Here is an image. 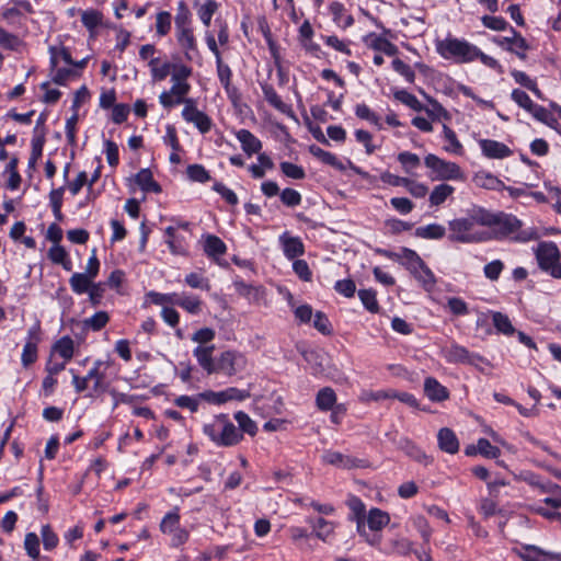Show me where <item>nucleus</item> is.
<instances>
[{"label": "nucleus", "mask_w": 561, "mask_h": 561, "mask_svg": "<svg viewBox=\"0 0 561 561\" xmlns=\"http://www.w3.org/2000/svg\"><path fill=\"white\" fill-rule=\"evenodd\" d=\"M436 49L443 58H454L457 62H471L477 59L478 47L465 39L447 37L437 43Z\"/></svg>", "instance_id": "nucleus-6"}, {"label": "nucleus", "mask_w": 561, "mask_h": 561, "mask_svg": "<svg viewBox=\"0 0 561 561\" xmlns=\"http://www.w3.org/2000/svg\"><path fill=\"white\" fill-rule=\"evenodd\" d=\"M322 460L324 463L341 468V469H353V468H359L364 467L363 461L347 456L343 455L339 451H332L328 450L323 454Z\"/></svg>", "instance_id": "nucleus-13"}, {"label": "nucleus", "mask_w": 561, "mask_h": 561, "mask_svg": "<svg viewBox=\"0 0 561 561\" xmlns=\"http://www.w3.org/2000/svg\"><path fill=\"white\" fill-rule=\"evenodd\" d=\"M251 396L249 390L229 387L221 391L207 390L199 393V398L211 404H224L228 401H244Z\"/></svg>", "instance_id": "nucleus-9"}, {"label": "nucleus", "mask_w": 561, "mask_h": 561, "mask_svg": "<svg viewBox=\"0 0 561 561\" xmlns=\"http://www.w3.org/2000/svg\"><path fill=\"white\" fill-rule=\"evenodd\" d=\"M503 270L504 263L501 260H493L484 265L483 273L488 279L496 282L500 278V275L503 272Z\"/></svg>", "instance_id": "nucleus-62"}, {"label": "nucleus", "mask_w": 561, "mask_h": 561, "mask_svg": "<svg viewBox=\"0 0 561 561\" xmlns=\"http://www.w3.org/2000/svg\"><path fill=\"white\" fill-rule=\"evenodd\" d=\"M41 536L45 550L51 551L58 546L59 538L50 525L46 524L42 526Z\"/></svg>", "instance_id": "nucleus-53"}, {"label": "nucleus", "mask_w": 561, "mask_h": 561, "mask_svg": "<svg viewBox=\"0 0 561 561\" xmlns=\"http://www.w3.org/2000/svg\"><path fill=\"white\" fill-rule=\"evenodd\" d=\"M191 76V67L182 64L173 65V71L171 72V93H174L175 96L186 99L185 96L190 93L191 90V84L187 82V79Z\"/></svg>", "instance_id": "nucleus-11"}, {"label": "nucleus", "mask_w": 561, "mask_h": 561, "mask_svg": "<svg viewBox=\"0 0 561 561\" xmlns=\"http://www.w3.org/2000/svg\"><path fill=\"white\" fill-rule=\"evenodd\" d=\"M309 151L313 157L318 158L324 164L333 167L334 169L340 171H343L345 169L344 164L337 159V157L330 151H325L322 148L314 145L310 146Z\"/></svg>", "instance_id": "nucleus-28"}, {"label": "nucleus", "mask_w": 561, "mask_h": 561, "mask_svg": "<svg viewBox=\"0 0 561 561\" xmlns=\"http://www.w3.org/2000/svg\"><path fill=\"white\" fill-rule=\"evenodd\" d=\"M425 165L436 173L438 180H463V172L460 167L451 161H446L430 153L424 158Z\"/></svg>", "instance_id": "nucleus-8"}, {"label": "nucleus", "mask_w": 561, "mask_h": 561, "mask_svg": "<svg viewBox=\"0 0 561 561\" xmlns=\"http://www.w3.org/2000/svg\"><path fill=\"white\" fill-rule=\"evenodd\" d=\"M336 403V394L330 387L320 389L316 397V404L321 411H329L334 408Z\"/></svg>", "instance_id": "nucleus-29"}, {"label": "nucleus", "mask_w": 561, "mask_h": 561, "mask_svg": "<svg viewBox=\"0 0 561 561\" xmlns=\"http://www.w3.org/2000/svg\"><path fill=\"white\" fill-rule=\"evenodd\" d=\"M443 134L445 140L448 142V145L444 146V149L447 152L461 156L463 153V147L458 140L456 133L447 125H443Z\"/></svg>", "instance_id": "nucleus-38"}, {"label": "nucleus", "mask_w": 561, "mask_h": 561, "mask_svg": "<svg viewBox=\"0 0 561 561\" xmlns=\"http://www.w3.org/2000/svg\"><path fill=\"white\" fill-rule=\"evenodd\" d=\"M402 449L413 460L423 463L424 466H428L433 462V458L428 455H426L419 446H416L411 440H405Z\"/></svg>", "instance_id": "nucleus-36"}, {"label": "nucleus", "mask_w": 561, "mask_h": 561, "mask_svg": "<svg viewBox=\"0 0 561 561\" xmlns=\"http://www.w3.org/2000/svg\"><path fill=\"white\" fill-rule=\"evenodd\" d=\"M511 34L515 35V41L513 42V46L516 50H510L511 53L515 54L519 59L525 60L526 59V50L529 49V45L526 42V39L523 37V35L517 32L514 27L510 28Z\"/></svg>", "instance_id": "nucleus-57"}, {"label": "nucleus", "mask_w": 561, "mask_h": 561, "mask_svg": "<svg viewBox=\"0 0 561 561\" xmlns=\"http://www.w3.org/2000/svg\"><path fill=\"white\" fill-rule=\"evenodd\" d=\"M279 168H280V171L283 172V174L289 179L302 180L306 178V172H305L304 168L298 164H295V163H291L288 161H284V162H280Z\"/></svg>", "instance_id": "nucleus-56"}, {"label": "nucleus", "mask_w": 561, "mask_h": 561, "mask_svg": "<svg viewBox=\"0 0 561 561\" xmlns=\"http://www.w3.org/2000/svg\"><path fill=\"white\" fill-rule=\"evenodd\" d=\"M53 352L58 353L65 360H70L75 353L72 339L68 335L60 337L54 343Z\"/></svg>", "instance_id": "nucleus-39"}, {"label": "nucleus", "mask_w": 561, "mask_h": 561, "mask_svg": "<svg viewBox=\"0 0 561 561\" xmlns=\"http://www.w3.org/2000/svg\"><path fill=\"white\" fill-rule=\"evenodd\" d=\"M348 507L354 514V518L357 522V530L360 535L365 534V525H364V517H365V504L359 497L353 496L348 501Z\"/></svg>", "instance_id": "nucleus-35"}, {"label": "nucleus", "mask_w": 561, "mask_h": 561, "mask_svg": "<svg viewBox=\"0 0 561 561\" xmlns=\"http://www.w3.org/2000/svg\"><path fill=\"white\" fill-rule=\"evenodd\" d=\"M24 549L30 558L35 559L39 557V538L35 533H27L25 535Z\"/></svg>", "instance_id": "nucleus-60"}, {"label": "nucleus", "mask_w": 561, "mask_h": 561, "mask_svg": "<svg viewBox=\"0 0 561 561\" xmlns=\"http://www.w3.org/2000/svg\"><path fill=\"white\" fill-rule=\"evenodd\" d=\"M393 96L396 100L409 106L413 111L422 112L424 110V105L417 100V98L405 90L394 91Z\"/></svg>", "instance_id": "nucleus-45"}, {"label": "nucleus", "mask_w": 561, "mask_h": 561, "mask_svg": "<svg viewBox=\"0 0 561 561\" xmlns=\"http://www.w3.org/2000/svg\"><path fill=\"white\" fill-rule=\"evenodd\" d=\"M284 255L288 260H294L305 253V245L299 237H291L288 232H284L279 237Z\"/></svg>", "instance_id": "nucleus-16"}, {"label": "nucleus", "mask_w": 561, "mask_h": 561, "mask_svg": "<svg viewBox=\"0 0 561 561\" xmlns=\"http://www.w3.org/2000/svg\"><path fill=\"white\" fill-rule=\"evenodd\" d=\"M175 30L192 26V13L185 1L178 2L176 14L174 18Z\"/></svg>", "instance_id": "nucleus-40"}, {"label": "nucleus", "mask_w": 561, "mask_h": 561, "mask_svg": "<svg viewBox=\"0 0 561 561\" xmlns=\"http://www.w3.org/2000/svg\"><path fill=\"white\" fill-rule=\"evenodd\" d=\"M375 253L390 260L398 261L403 265L421 286L431 291L436 285V277L423 259L412 249L401 248L400 252H392L387 249L377 248Z\"/></svg>", "instance_id": "nucleus-4"}, {"label": "nucleus", "mask_w": 561, "mask_h": 561, "mask_svg": "<svg viewBox=\"0 0 561 561\" xmlns=\"http://www.w3.org/2000/svg\"><path fill=\"white\" fill-rule=\"evenodd\" d=\"M427 101L430 103V107L424 106V112L434 119H449L450 115L449 113L443 107V105L437 102L435 99L427 96Z\"/></svg>", "instance_id": "nucleus-51"}, {"label": "nucleus", "mask_w": 561, "mask_h": 561, "mask_svg": "<svg viewBox=\"0 0 561 561\" xmlns=\"http://www.w3.org/2000/svg\"><path fill=\"white\" fill-rule=\"evenodd\" d=\"M355 115L360 119L368 121L370 124L376 126L378 129L382 128L380 117L375 112H373L365 103L356 105Z\"/></svg>", "instance_id": "nucleus-49"}, {"label": "nucleus", "mask_w": 561, "mask_h": 561, "mask_svg": "<svg viewBox=\"0 0 561 561\" xmlns=\"http://www.w3.org/2000/svg\"><path fill=\"white\" fill-rule=\"evenodd\" d=\"M203 433L218 447L237 446L243 440L241 432L225 413L215 415L209 423L204 424Z\"/></svg>", "instance_id": "nucleus-5"}, {"label": "nucleus", "mask_w": 561, "mask_h": 561, "mask_svg": "<svg viewBox=\"0 0 561 561\" xmlns=\"http://www.w3.org/2000/svg\"><path fill=\"white\" fill-rule=\"evenodd\" d=\"M236 137L241 144L242 150L252 156L259 153L262 149V141L248 129H240L236 133Z\"/></svg>", "instance_id": "nucleus-20"}, {"label": "nucleus", "mask_w": 561, "mask_h": 561, "mask_svg": "<svg viewBox=\"0 0 561 561\" xmlns=\"http://www.w3.org/2000/svg\"><path fill=\"white\" fill-rule=\"evenodd\" d=\"M528 113L531 114L535 119L546 124L551 128H556L559 125L558 118H556L551 112L536 103Z\"/></svg>", "instance_id": "nucleus-37"}, {"label": "nucleus", "mask_w": 561, "mask_h": 561, "mask_svg": "<svg viewBox=\"0 0 561 561\" xmlns=\"http://www.w3.org/2000/svg\"><path fill=\"white\" fill-rule=\"evenodd\" d=\"M218 3L215 0H207L197 10L198 18L205 26L210 25V21L215 12L218 10Z\"/></svg>", "instance_id": "nucleus-54"}, {"label": "nucleus", "mask_w": 561, "mask_h": 561, "mask_svg": "<svg viewBox=\"0 0 561 561\" xmlns=\"http://www.w3.org/2000/svg\"><path fill=\"white\" fill-rule=\"evenodd\" d=\"M180 508L175 506L171 512H168L160 523V530L163 534H171L174 529L180 527Z\"/></svg>", "instance_id": "nucleus-44"}, {"label": "nucleus", "mask_w": 561, "mask_h": 561, "mask_svg": "<svg viewBox=\"0 0 561 561\" xmlns=\"http://www.w3.org/2000/svg\"><path fill=\"white\" fill-rule=\"evenodd\" d=\"M135 183L145 192V193H161L162 188L160 184L154 181L152 172L150 169H141L135 175Z\"/></svg>", "instance_id": "nucleus-23"}, {"label": "nucleus", "mask_w": 561, "mask_h": 561, "mask_svg": "<svg viewBox=\"0 0 561 561\" xmlns=\"http://www.w3.org/2000/svg\"><path fill=\"white\" fill-rule=\"evenodd\" d=\"M492 322L499 333L512 335L515 332L510 318L500 311L492 312Z\"/></svg>", "instance_id": "nucleus-43"}, {"label": "nucleus", "mask_w": 561, "mask_h": 561, "mask_svg": "<svg viewBox=\"0 0 561 561\" xmlns=\"http://www.w3.org/2000/svg\"><path fill=\"white\" fill-rule=\"evenodd\" d=\"M204 251L209 257L217 259L226 253L227 247L219 237L207 234L204 241Z\"/></svg>", "instance_id": "nucleus-25"}, {"label": "nucleus", "mask_w": 561, "mask_h": 561, "mask_svg": "<svg viewBox=\"0 0 561 561\" xmlns=\"http://www.w3.org/2000/svg\"><path fill=\"white\" fill-rule=\"evenodd\" d=\"M398 161L402 164L407 172H410L420 165L419 156L409 151L400 152L398 154Z\"/></svg>", "instance_id": "nucleus-64"}, {"label": "nucleus", "mask_w": 561, "mask_h": 561, "mask_svg": "<svg viewBox=\"0 0 561 561\" xmlns=\"http://www.w3.org/2000/svg\"><path fill=\"white\" fill-rule=\"evenodd\" d=\"M174 305L185 309L187 312L192 314H197L202 310V301L195 296H190L185 294H176Z\"/></svg>", "instance_id": "nucleus-32"}, {"label": "nucleus", "mask_w": 561, "mask_h": 561, "mask_svg": "<svg viewBox=\"0 0 561 561\" xmlns=\"http://www.w3.org/2000/svg\"><path fill=\"white\" fill-rule=\"evenodd\" d=\"M524 561H561V552L546 551L537 546L528 545L520 553Z\"/></svg>", "instance_id": "nucleus-17"}, {"label": "nucleus", "mask_w": 561, "mask_h": 561, "mask_svg": "<svg viewBox=\"0 0 561 561\" xmlns=\"http://www.w3.org/2000/svg\"><path fill=\"white\" fill-rule=\"evenodd\" d=\"M20 38L0 26V46L4 49L15 50L20 46Z\"/></svg>", "instance_id": "nucleus-63"}, {"label": "nucleus", "mask_w": 561, "mask_h": 561, "mask_svg": "<svg viewBox=\"0 0 561 561\" xmlns=\"http://www.w3.org/2000/svg\"><path fill=\"white\" fill-rule=\"evenodd\" d=\"M186 174L192 182L206 183L210 180L209 172L204 165L198 163L190 164L186 169Z\"/></svg>", "instance_id": "nucleus-50"}, {"label": "nucleus", "mask_w": 561, "mask_h": 561, "mask_svg": "<svg viewBox=\"0 0 561 561\" xmlns=\"http://www.w3.org/2000/svg\"><path fill=\"white\" fill-rule=\"evenodd\" d=\"M81 22L87 30L92 33L103 22V14L95 9H89L81 12Z\"/></svg>", "instance_id": "nucleus-42"}, {"label": "nucleus", "mask_w": 561, "mask_h": 561, "mask_svg": "<svg viewBox=\"0 0 561 561\" xmlns=\"http://www.w3.org/2000/svg\"><path fill=\"white\" fill-rule=\"evenodd\" d=\"M93 279L83 273H75L69 279L70 287L73 293L82 295L89 290L93 284Z\"/></svg>", "instance_id": "nucleus-41"}, {"label": "nucleus", "mask_w": 561, "mask_h": 561, "mask_svg": "<svg viewBox=\"0 0 561 561\" xmlns=\"http://www.w3.org/2000/svg\"><path fill=\"white\" fill-rule=\"evenodd\" d=\"M445 358L448 363L468 365H478L484 360L481 355L471 353L465 346L456 343L445 348Z\"/></svg>", "instance_id": "nucleus-12"}, {"label": "nucleus", "mask_w": 561, "mask_h": 561, "mask_svg": "<svg viewBox=\"0 0 561 561\" xmlns=\"http://www.w3.org/2000/svg\"><path fill=\"white\" fill-rule=\"evenodd\" d=\"M182 117L185 122L194 124L202 134H207L213 127L211 118L197 108L193 99L186 100L182 110Z\"/></svg>", "instance_id": "nucleus-10"}, {"label": "nucleus", "mask_w": 561, "mask_h": 561, "mask_svg": "<svg viewBox=\"0 0 561 561\" xmlns=\"http://www.w3.org/2000/svg\"><path fill=\"white\" fill-rule=\"evenodd\" d=\"M358 297L364 307L371 313L379 312V304L376 298V291L374 289H360L358 290Z\"/></svg>", "instance_id": "nucleus-47"}, {"label": "nucleus", "mask_w": 561, "mask_h": 561, "mask_svg": "<svg viewBox=\"0 0 561 561\" xmlns=\"http://www.w3.org/2000/svg\"><path fill=\"white\" fill-rule=\"evenodd\" d=\"M234 420L238 423L237 428L241 432L242 436L248 434L250 436H255L257 433L256 423L243 411H238L234 413Z\"/></svg>", "instance_id": "nucleus-33"}, {"label": "nucleus", "mask_w": 561, "mask_h": 561, "mask_svg": "<svg viewBox=\"0 0 561 561\" xmlns=\"http://www.w3.org/2000/svg\"><path fill=\"white\" fill-rule=\"evenodd\" d=\"M392 68L396 72L401 75L409 83H413L415 80V72L405 64L402 59L396 58L392 60Z\"/></svg>", "instance_id": "nucleus-61"}, {"label": "nucleus", "mask_w": 561, "mask_h": 561, "mask_svg": "<svg viewBox=\"0 0 561 561\" xmlns=\"http://www.w3.org/2000/svg\"><path fill=\"white\" fill-rule=\"evenodd\" d=\"M50 53V69L54 70L58 66V59L61 58L67 65L75 64L70 51L66 47L57 48L55 46L49 47Z\"/></svg>", "instance_id": "nucleus-48"}, {"label": "nucleus", "mask_w": 561, "mask_h": 561, "mask_svg": "<svg viewBox=\"0 0 561 561\" xmlns=\"http://www.w3.org/2000/svg\"><path fill=\"white\" fill-rule=\"evenodd\" d=\"M535 255L541 271L553 278L561 279V253L554 242H540Z\"/></svg>", "instance_id": "nucleus-7"}, {"label": "nucleus", "mask_w": 561, "mask_h": 561, "mask_svg": "<svg viewBox=\"0 0 561 561\" xmlns=\"http://www.w3.org/2000/svg\"><path fill=\"white\" fill-rule=\"evenodd\" d=\"M454 192L455 187L449 184L442 183L436 185L430 194L431 206L437 207L444 204L446 199L454 194Z\"/></svg>", "instance_id": "nucleus-30"}, {"label": "nucleus", "mask_w": 561, "mask_h": 561, "mask_svg": "<svg viewBox=\"0 0 561 561\" xmlns=\"http://www.w3.org/2000/svg\"><path fill=\"white\" fill-rule=\"evenodd\" d=\"M390 522V516L387 512L379 508H371L367 516V524L371 530H381Z\"/></svg>", "instance_id": "nucleus-31"}, {"label": "nucleus", "mask_w": 561, "mask_h": 561, "mask_svg": "<svg viewBox=\"0 0 561 561\" xmlns=\"http://www.w3.org/2000/svg\"><path fill=\"white\" fill-rule=\"evenodd\" d=\"M48 259L55 263V264H60L64 270L66 271H71L72 268V263L68 256V253L67 251L65 250L64 247L59 245V244H56V245H53L49 250H48Z\"/></svg>", "instance_id": "nucleus-34"}, {"label": "nucleus", "mask_w": 561, "mask_h": 561, "mask_svg": "<svg viewBox=\"0 0 561 561\" xmlns=\"http://www.w3.org/2000/svg\"><path fill=\"white\" fill-rule=\"evenodd\" d=\"M165 243L172 254L184 255L187 252V243L183 236L176 232V228L169 226L165 228Z\"/></svg>", "instance_id": "nucleus-19"}, {"label": "nucleus", "mask_w": 561, "mask_h": 561, "mask_svg": "<svg viewBox=\"0 0 561 561\" xmlns=\"http://www.w3.org/2000/svg\"><path fill=\"white\" fill-rule=\"evenodd\" d=\"M279 198L280 202L287 207H296L300 205L302 201L301 194L298 191L290 187L284 188L279 193Z\"/></svg>", "instance_id": "nucleus-58"}, {"label": "nucleus", "mask_w": 561, "mask_h": 561, "mask_svg": "<svg viewBox=\"0 0 561 561\" xmlns=\"http://www.w3.org/2000/svg\"><path fill=\"white\" fill-rule=\"evenodd\" d=\"M438 447L440 450L454 455L459 450V440L455 432L448 427H443L437 434Z\"/></svg>", "instance_id": "nucleus-21"}, {"label": "nucleus", "mask_w": 561, "mask_h": 561, "mask_svg": "<svg viewBox=\"0 0 561 561\" xmlns=\"http://www.w3.org/2000/svg\"><path fill=\"white\" fill-rule=\"evenodd\" d=\"M172 15L168 11H160L156 16V32L160 37L165 36L171 31Z\"/></svg>", "instance_id": "nucleus-52"}, {"label": "nucleus", "mask_w": 561, "mask_h": 561, "mask_svg": "<svg viewBox=\"0 0 561 561\" xmlns=\"http://www.w3.org/2000/svg\"><path fill=\"white\" fill-rule=\"evenodd\" d=\"M424 393L434 402H442L449 398L448 389L434 377H427L424 380Z\"/></svg>", "instance_id": "nucleus-18"}, {"label": "nucleus", "mask_w": 561, "mask_h": 561, "mask_svg": "<svg viewBox=\"0 0 561 561\" xmlns=\"http://www.w3.org/2000/svg\"><path fill=\"white\" fill-rule=\"evenodd\" d=\"M373 49L382 51L388 56H392L397 53V46L385 37L375 36L369 45Z\"/></svg>", "instance_id": "nucleus-59"}, {"label": "nucleus", "mask_w": 561, "mask_h": 561, "mask_svg": "<svg viewBox=\"0 0 561 561\" xmlns=\"http://www.w3.org/2000/svg\"><path fill=\"white\" fill-rule=\"evenodd\" d=\"M482 207L473 206L465 217L455 218L448 221V240L458 243H480L490 240L486 231L476 229L482 226Z\"/></svg>", "instance_id": "nucleus-3"}, {"label": "nucleus", "mask_w": 561, "mask_h": 561, "mask_svg": "<svg viewBox=\"0 0 561 561\" xmlns=\"http://www.w3.org/2000/svg\"><path fill=\"white\" fill-rule=\"evenodd\" d=\"M414 234L426 240H440L446 236V228L440 224H430L417 227Z\"/></svg>", "instance_id": "nucleus-24"}, {"label": "nucleus", "mask_w": 561, "mask_h": 561, "mask_svg": "<svg viewBox=\"0 0 561 561\" xmlns=\"http://www.w3.org/2000/svg\"><path fill=\"white\" fill-rule=\"evenodd\" d=\"M262 92L266 102L282 113H288L290 106L283 102L273 85L265 83L262 85Z\"/></svg>", "instance_id": "nucleus-27"}, {"label": "nucleus", "mask_w": 561, "mask_h": 561, "mask_svg": "<svg viewBox=\"0 0 561 561\" xmlns=\"http://www.w3.org/2000/svg\"><path fill=\"white\" fill-rule=\"evenodd\" d=\"M479 146L483 156L489 159H504L513 153L505 144L492 139H480Z\"/></svg>", "instance_id": "nucleus-15"}, {"label": "nucleus", "mask_w": 561, "mask_h": 561, "mask_svg": "<svg viewBox=\"0 0 561 561\" xmlns=\"http://www.w3.org/2000/svg\"><path fill=\"white\" fill-rule=\"evenodd\" d=\"M110 321V316L106 311H98L92 317L84 319V328L91 329L94 332L102 330Z\"/></svg>", "instance_id": "nucleus-46"}, {"label": "nucleus", "mask_w": 561, "mask_h": 561, "mask_svg": "<svg viewBox=\"0 0 561 561\" xmlns=\"http://www.w3.org/2000/svg\"><path fill=\"white\" fill-rule=\"evenodd\" d=\"M175 37L180 47L184 50L185 59L191 61L193 53H197V43L193 27H184L175 30Z\"/></svg>", "instance_id": "nucleus-14"}, {"label": "nucleus", "mask_w": 561, "mask_h": 561, "mask_svg": "<svg viewBox=\"0 0 561 561\" xmlns=\"http://www.w3.org/2000/svg\"><path fill=\"white\" fill-rule=\"evenodd\" d=\"M308 523L313 528L312 534H314V536L322 541H327L329 537L334 533V524L322 517L317 519L309 518Z\"/></svg>", "instance_id": "nucleus-26"}, {"label": "nucleus", "mask_w": 561, "mask_h": 561, "mask_svg": "<svg viewBox=\"0 0 561 561\" xmlns=\"http://www.w3.org/2000/svg\"><path fill=\"white\" fill-rule=\"evenodd\" d=\"M482 227H486L490 240L510 239L516 242L538 240L540 234L534 227L523 229V222L514 215L504 211H491L482 207Z\"/></svg>", "instance_id": "nucleus-1"}, {"label": "nucleus", "mask_w": 561, "mask_h": 561, "mask_svg": "<svg viewBox=\"0 0 561 561\" xmlns=\"http://www.w3.org/2000/svg\"><path fill=\"white\" fill-rule=\"evenodd\" d=\"M472 182L478 187L491 191H503L506 188V185L503 181H501L494 174L485 171L477 172L472 178Z\"/></svg>", "instance_id": "nucleus-22"}, {"label": "nucleus", "mask_w": 561, "mask_h": 561, "mask_svg": "<svg viewBox=\"0 0 561 561\" xmlns=\"http://www.w3.org/2000/svg\"><path fill=\"white\" fill-rule=\"evenodd\" d=\"M477 448L480 455L489 459H496L501 456V449L492 445L486 438H479Z\"/></svg>", "instance_id": "nucleus-55"}, {"label": "nucleus", "mask_w": 561, "mask_h": 561, "mask_svg": "<svg viewBox=\"0 0 561 561\" xmlns=\"http://www.w3.org/2000/svg\"><path fill=\"white\" fill-rule=\"evenodd\" d=\"M215 345H198L193 350V356L207 375L221 374L232 377L247 366L245 356L238 351H224L214 357Z\"/></svg>", "instance_id": "nucleus-2"}]
</instances>
